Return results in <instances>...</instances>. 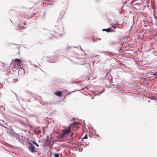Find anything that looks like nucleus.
I'll use <instances>...</instances> for the list:
<instances>
[{
	"instance_id": "f257e3e1",
	"label": "nucleus",
	"mask_w": 157,
	"mask_h": 157,
	"mask_svg": "<svg viewBox=\"0 0 157 157\" xmlns=\"http://www.w3.org/2000/svg\"><path fill=\"white\" fill-rule=\"evenodd\" d=\"M14 62L13 63V67L16 69H19L21 68V66L23 65V61L21 59H15L14 60Z\"/></svg>"
},
{
	"instance_id": "f03ea898",
	"label": "nucleus",
	"mask_w": 157,
	"mask_h": 157,
	"mask_svg": "<svg viewBox=\"0 0 157 157\" xmlns=\"http://www.w3.org/2000/svg\"><path fill=\"white\" fill-rule=\"evenodd\" d=\"M65 136L69 135H70L71 137L73 135V133L71 129L69 127L65 128L63 130Z\"/></svg>"
},
{
	"instance_id": "7ed1b4c3",
	"label": "nucleus",
	"mask_w": 157,
	"mask_h": 157,
	"mask_svg": "<svg viewBox=\"0 0 157 157\" xmlns=\"http://www.w3.org/2000/svg\"><path fill=\"white\" fill-rule=\"evenodd\" d=\"M29 145V150L32 152H34L35 151L33 145L31 143L29 142L28 143Z\"/></svg>"
},
{
	"instance_id": "20e7f679",
	"label": "nucleus",
	"mask_w": 157,
	"mask_h": 157,
	"mask_svg": "<svg viewBox=\"0 0 157 157\" xmlns=\"http://www.w3.org/2000/svg\"><path fill=\"white\" fill-rule=\"evenodd\" d=\"M16 78L14 76V75H13L11 76H9L7 79V81L9 82H13L14 80H15Z\"/></svg>"
},
{
	"instance_id": "39448f33",
	"label": "nucleus",
	"mask_w": 157,
	"mask_h": 157,
	"mask_svg": "<svg viewBox=\"0 0 157 157\" xmlns=\"http://www.w3.org/2000/svg\"><path fill=\"white\" fill-rule=\"evenodd\" d=\"M77 125L78 124L77 122H74L73 123L70 124L68 127L71 129V131H72V130H73Z\"/></svg>"
},
{
	"instance_id": "423d86ee",
	"label": "nucleus",
	"mask_w": 157,
	"mask_h": 157,
	"mask_svg": "<svg viewBox=\"0 0 157 157\" xmlns=\"http://www.w3.org/2000/svg\"><path fill=\"white\" fill-rule=\"evenodd\" d=\"M54 94L59 97H61L62 96V93L60 91H57L54 93Z\"/></svg>"
},
{
	"instance_id": "0eeeda50",
	"label": "nucleus",
	"mask_w": 157,
	"mask_h": 157,
	"mask_svg": "<svg viewBox=\"0 0 157 157\" xmlns=\"http://www.w3.org/2000/svg\"><path fill=\"white\" fill-rule=\"evenodd\" d=\"M65 136H66L62 131V133L59 135L58 136L60 138H63Z\"/></svg>"
},
{
	"instance_id": "6e6552de",
	"label": "nucleus",
	"mask_w": 157,
	"mask_h": 157,
	"mask_svg": "<svg viewBox=\"0 0 157 157\" xmlns=\"http://www.w3.org/2000/svg\"><path fill=\"white\" fill-rule=\"evenodd\" d=\"M103 31H105L107 32H110L112 31V29L110 28H109L107 29H103Z\"/></svg>"
},
{
	"instance_id": "1a4fd4ad",
	"label": "nucleus",
	"mask_w": 157,
	"mask_h": 157,
	"mask_svg": "<svg viewBox=\"0 0 157 157\" xmlns=\"http://www.w3.org/2000/svg\"><path fill=\"white\" fill-rule=\"evenodd\" d=\"M32 143L33 144H35L37 147H38L39 146L38 144L37 143H36L35 141H32Z\"/></svg>"
},
{
	"instance_id": "9d476101",
	"label": "nucleus",
	"mask_w": 157,
	"mask_h": 157,
	"mask_svg": "<svg viewBox=\"0 0 157 157\" xmlns=\"http://www.w3.org/2000/svg\"><path fill=\"white\" fill-rule=\"evenodd\" d=\"M54 157H59V155L58 153H54Z\"/></svg>"
},
{
	"instance_id": "9b49d317",
	"label": "nucleus",
	"mask_w": 157,
	"mask_h": 157,
	"mask_svg": "<svg viewBox=\"0 0 157 157\" xmlns=\"http://www.w3.org/2000/svg\"><path fill=\"white\" fill-rule=\"evenodd\" d=\"M87 138V134L85 136L82 138V139H86Z\"/></svg>"
},
{
	"instance_id": "f8f14e48",
	"label": "nucleus",
	"mask_w": 157,
	"mask_h": 157,
	"mask_svg": "<svg viewBox=\"0 0 157 157\" xmlns=\"http://www.w3.org/2000/svg\"><path fill=\"white\" fill-rule=\"evenodd\" d=\"M153 75L155 76V75H157V72L153 74Z\"/></svg>"
},
{
	"instance_id": "ddd939ff",
	"label": "nucleus",
	"mask_w": 157,
	"mask_h": 157,
	"mask_svg": "<svg viewBox=\"0 0 157 157\" xmlns=\"http://www.w3.org/2000/svg\"><path fill=\"white\" fill-rule=\"evenodd\" d=\"M70 94V93H69L68 94H67V95H68V94Z\"/></svg>"
}]
</instances>
